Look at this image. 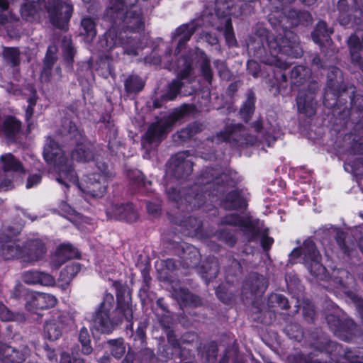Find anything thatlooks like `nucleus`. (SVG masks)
Listing matches in <instances>:
<instances>
[{
    "label": "nucleus",
    "instance_id": "nucleus-1",
    "mask_svg": "<svg viewBox=\"0 0 363 363\" xmlns=\"http://www.w3.org/2000/svg\"><path fill=\"white\" fill-rule=\"evenodd\" d=\"M43 157L57 173L56 180L67 188H74L84 196L101 198L106 192L108 179L113 177L104 164H98V172L89 173L79 181L74 172L71 162L64 155L57 143L48 138L44 147Z\"/></svg>",
    "mask_w": 363,
    "mask_h": 363
},
{
    "label": "nucleus",
    "instance_id": "nucleus-2",
    "mask_svg": "<svg viewBox=\"0 0 363 363\" xmlns=\"http://www.w3.org/2000/svg\"><path fill=\"white\" fill-rule=\"evenodd\" d=\"M292 263L303 262L310 273L320 279L326 278V269L320 262V255L316 250L314 242L306 240L301 247L295 249L290 254Z\"/></svg>",
    "mask_w": 363,
    "mask_h": 363
},
{
    "label": "nucleus",
    "instance_id": "nucleus-3",
    "mask_svg": "<svg viewBox=\"0 0 363 363\" xmlns=\"http://www.w3.org/2000/svg\"><path fill=\"white\" fill-rule=\"evenodd\" d=\"M60 133L76 146L72 151V159L73 160L88 162L93 157L89 148L90 145L86 144L82 133L69 119L66 118L63 121Z\"/></svg>",
    "mask_w": 363,
    "mask_h": 363
},
{
    "label": "nucleus",
    "instance_id": "nucleus-4",
    "mask_svg": "<svg viewBox=\"0 0 363 363\" xmlns=\"http://www.w3.org/2000/svg\"><path fill=\"white\" fill-rule=\"evenodd\" d=\"M114 305L113 295L107 294L104 296L103 302L95 312L92 318V330L104 333L112 332L121 323L122 318L111 314Z\"/></svg>",
    "mask_w": 363,
    "mask_h": 363
},
{
    "label": "nucleus",
    "instance_id": "nucleus-5",
    "mask_svg": "<svg viewBox=\"0 0 363 363\" xmlns=\"http://www.w3.org/2000/svg\"><path fill=\"white\" fill-rule=\"evenodd\" d=\"M117 4L111 7L108 13L111 14L116 13V18L123 19V26L126 29H130L131 31H139L144 28V21L140 13L137 12L135 6H132L128 9L127 5L125 4L123 0H116Z\"/></svg>",
    "mask_w": 363,
    "mask_h": 363
},
{
    "label": "nucleus",
    "instance_id": "nucleus-6",
    "mask_svg": "<svg viewBox=\"0 0 363 363\" xmlns=\"http://www.w3.org/2000/svg\"><path fill=\"white\" fill-rule=\"evenodd\" d=\"M189 59L183 57L179 61V76L184 79L188 77L194 65H199L201 67L202 72L206 79H211V72L209 68L208 60L205 54L199 50L192 51Z\"/></svg>",
    "mask_w": 363,
    "mask_h": 363
},
{
    "label": "nucleus",
    "instance_id": "nucleus-7",
    "mask_svg": "<svg viewBox=\"0 0 363 363\" xmlns=\"http://www.w3.org/2000/svg\"><path fill=\"white\" fill-rule=\"evenodd\" d=\"M57 303L56 297L50 294L30 291L26 296V308L31 312L54 307Z\"/></svg>",
    "mask_w": 363,
    "mask_h": 363
},
{
    "label": "nucleus",
    "instance_id": "nucleus-8",
    "mask_svg": "<svg viewBox=\"0 0 363 363\" xmlns=\"http://www.w3.org/2000/svg\"><path fill=\"white\" fill-rule=\"evenodd\" d=\"M46 253L45 243L40 239L26 242L20 255V261L26 264H34L42 259Z\"/></svg>",
    "mask_w": 363,
    "mask_h": 363
},
{
    "label": "nucleus",
    "instance_id": "nucleus-9",
    "mask_svg": "<svg viewBox=\"0 0 363 363\" xmlns=\"http://www.w3.org/2000/svg\"><path fill=\"white\" fill-rule=\"evenodd\" d=\"M183 116L182 111H177L168 117L160 120L157 123L152 124L148 129L146 137L150 143L160 140L169 128Z\"/></svg>",
    "mask_w": 363,
    "mask_h": 363
},
{
    "label": "nucleus",
    "instance_id": "nucleus-10",
    "mask_svg": "<svg viewBox=\"0 0 363 363\" xmlns=\"http://www.w3.org/2000/svg\"><path fill=\"white\" fill-rule=\"evenodd\" d=\"M72 323V318L67 313L60 315L57 319L48 321L44 328L45 337L50 340H57L62 334V330Z\"/></svg>",
    "mask_w": 363,
    "mask_h": 363
},
{
    "label": "nucleus",
    "instance_id": "nucleus-11",
    "mask_svg": "<svg viewBox=\"0 0 363 363\" xmlns=\"http://www.w3.org/2000/svg\"><path fill=\"white\" fill-rule=\"evenodd\" d=\"M2 169L5 177H12L16 182H21L25 170L21 164L11 154L8 153L1 157Z\"/></svg>",
    "mask_w": 363,
    "mask_h": 363
},
{
    "label": "nucleus",
    "instance_id": "nucleus-12",
    "mask_svg": "<svg viewBox=\"0 0 363 363\" xmlns=\"http://www.w3.org/2000/svg\"><path fill=\"white\" fill-rule=\"evenodd\" d=\"M106 214L110 218L125 220L133 222L138 218V213L133 204L112 205L106 210Z\"/></svg>",
    "mask_w": 363,
    "mask_h": 363
},
{
    "label": "nucleus",
    "instance_id": "nucleus-13",
    "mask_svg": "<svg viewBox=\"0 0 363 363\" xmlns=\"http://www.w3.org/2000/svg\"><path fill=\"white\" fill-rule=\"evenodd\" d=\"M48 12L53 26L64 29L71 17L72 7L68 4L61 3L54 9H48Z\"/></svg>",
    "mask_w": 363,
    "mask_h": 363
},
{
    "label": "nucleus",
    "instance_id": "nucleus-14",
    "mask_svg": "<svg viewBox=\"0 0 363 363\" xmlns=\"http://www.w3.org/2000/svg\"><path fill=\"white\" fill-rule=\"evenodd\" d=\"M29 354L27 347L15 349L4 344H0V360L4 363H21Z\"/></svg>",
    "mask_w": 363,
    "mask_h": 363
},
{
    "label": "nucleus",
    "instance_id": "nucleus-15",
    "mask_svg": "<svg viewBox=\"0 0 363 363\" xmlns=\"http://www.w3.org/2000/svg\"><path fill=\"white\" fill-rule=\"evenodd\" d=\"M22 248L4 232L0 234V254L4 259L16 258L20 260Z\"/></svg>",
    "mask_w": 363,
    "mask_h": 363
},
{
    "label": "nucleus",
    "instance_id": "nucleus-16",
    "mask_svg": "<svg viewBox=\"0 0 363 363\" xmlns=\"http://www.w3.org/2000/svg\"><path fill=\"white\" fill-rule=\"evenodd\" d=\"M77 252L69 244L60 245L51 258V267L53 269L59 268L67 259L76 257Z\"/></svg>",
    "mask_w": 363,
    "mask_h": 363
},
{
    "label": "nucleus",
    "instance_id": "nucleus-17",
    "mask_svg": "<svg viewBox=\"0 0 363 363\" xmlns=\"http://www.w3.org/2000/svg\"><path fill=\"white\" fill-rule=\"evenodd\" d=\"M81 267L78 263H71L66 266L60 272L58 279L59 286L62 289H65L69 285L73 277L80 271Z\"/></svg>",
    "mask_w": 363,
    "mask_h": 363
},
{
    "label": "nucleus",
    "instance_id": "nucleus-18",
    "mask_svg": "<svg viewBox=\"0 0 363 363\" xmlns=\"http://www.w3.org/2000/svg\"><path fill=\"white\" fill-rule=\"evenodd\" d=\"M195 28L193 24L182 25L176 30V37L179 38L178 46L176 49L177 54H179L184 47L192 34L194 33Z\"/></svg>",
    "mask_w": 363,
    "mask_h": 363
},
{
    "label": "nucleus",
    "instance_id": "nucleus-19",
    "mask_svg": "<svg viewBox=\"0 0 363 363\" xmlns=\"http://www.w3.org/2000/svg\"><path fill=\"white\" fill-rule=\"evenodd\" d=\"M223 206L226 208H244L246 206V201L239 191H235L228 196Z\"/></svg>",
    "mask_w": 363,
    "mask_h": 363
},
{
    "label": "nucleus",
    "instance_id": "nucleus-20",
    "mask_svg": "<svg viewBox=\"0 0 363 363\" xmlns=\"http://www.w3.org/2000/svg\"><path fill=\"white\" fill-rule=\"evenodd\" d=\"M9 8V2L7 0H0V30L4 28L9 29V24L16 21V18L9 13L7 16V9Z\"/></svg>",
    "mask_w": 363,
    "mask_h": 363
},
{
    "label": "nucleus",
    "instance_id": "nucleus-21",
    "mask_svg": "<svg viewBox=\"0 0 363 363\" xmlns=\"http://www.w3.org/2000/svg\"><path fill=\"white\" fill-rule=\"evenodd\" d=\"M297 106L298 111L307 116H311L315 113V103L311 97L303 98L299 94L297 97Z\"/></svg>",
    "mask_w": 363,
    "mask_h": 363
},
{
    "label": "nucleus",
    "instance_id": "nucleus-22",
    "mask_svg": "<svg viewBox=\"0 0 363 363\" xmlns=\"http://www.w3.org/2000/svg\"><path fill=\"white\" fill-rule=\"evenodd\" d=\"M332 31L327 29L326 23L320 21L318 23L316 29L312 34L313 41L317 44H321L324 41H328L330 34Z\"/></svg>",
    "mask_w": 363,
    "mask_h": 363
},
{
    "label": "nucleus",
    "instance_id": "nucleus-23",
    "mask_svg": "<svg viewBox=\"0 0 363 363\" xmlns=\"http://www.w3.org/2000/svg\"><path fill=\"white\" fill-rule=\"evenodd\" d=\"M216 13L218 17H225L233 14L232 11L233 6V0H216Z\"/></svg>",
    "mask_w": 363,
    "mask_h": 363
},
{
    "label": "nucleus",
    "instance_id": "nucleus-24",
    "mask_svg": "<svg viewBox=\"0 0 363 363\" xmlns=\"http://www.w3.org/2000/svg\"><path fill=\"white\" fill-rule=\"evenodd\" d=\"M348 46L350 48L352 60L354 62H359L360 60L359 51L362 48V43L357 35H352L348 40Z\"/></svg>",
    "mask_w": 363,
    "mask_h": 363
},
{
    "label": "nucleus",
    "instance_id": "nucleus-25",
    "mask_svg": "<svg viewBox=\"0 0 363 363\" xmlns=\"http://www.w3.org/2000/svg\"><path fill=\"white\" fill-rule=\"evenodd\" d=\"M125 86L128 92H138L143 89L144 82L138 76H131L126 80Z\"/></svg>",
    "mask_w": 363,
    "mask_h": 363
},
{
    "label": "nucleus",
    "instance_id": "nucleus-26",
    "mask_svg": "<svg viewBox=\"0 0 363 363\" xmlns=\"http://www.w3.org/2000/svg\"><path fill=\"white\" fill-rule=\"evenodd\" d=\"M38 2L32 1L25 4L21 9L22 17L27 21H32L38 12Z\"/></svg>",
    "mask_w": 363,
    "mask_h": 363
},
{
    "label": "nucleus",
    "instance_id": "nucleus-27",
    "mask_svg": "<svg viewBox=\"0 0 363 363\" xmlns=\"http://www.w3.org/2000/svg\"><path fill=\"white\" fill-rule=\"evenodd\" d=\"M186 156V152L178 153L176 155L175 157L172 159V161L174 165L178 168V170L186 167V173L189 174L192 171V162L190 160H184Z\"/></svg>",
    "mask_w": 363,
    "mask_h": 363
},
{
    "label": "nucleus",
    "instance_id": "nucleus-28",
    "mask_svg": "<svg viewBox=\"0 0 363 363\" xmlns=\"http://www.w3.org/2000/svg\"><path fill=\"white\" fill-rule=\"evenodd\" d=\"M109 348L111 354L117 359L123 357L125 354V348L122 340H112L108 342Z\"/></svg>",
    "mask_w": 363,
    "mask_h": 363
},
{
    "label": "nucleus",
    "instance_id": "nucleus-29",
    "mask_svg": "<svg viewBox=\"0 0 363 363\" xmlns=\"http://www.w3.org/2000/svg\"><path fill=\"white\" fill-rule=\"evenodd\" d=\"M4 57L6 62L13 66H16L19 64L20 52L17 48H6L4 50Z\"/></svg>",
    "mask_w": 363,
    "mask_h": 363
},
{
    "label": "nucleus",
    "instance_id": "nucleus-30",
    "mask_svg": "<svg viewBox=\"0 0 363 363\" xmlns=\"http://www.w3.org/2000/svg\"><path fill=\"white\" fill-rule=\"evenodd\" d=\"M79 340L82 346V352L85 354H89L91 352L92 348L89 345L90 343V337L88 332V330L83 327L81 328L79 335Z\"/></svg>",
    "mask_w": 363,
    "mask_h": 363
},
{
    "label": "nucleus",
    "instance_id": "nucleus-31",
    "mask_svg": "<svg viewBox=\"0 0 363 363\" xmlns=\"http://www.w3.org/2000/svg\"><path fill=\"white\" fill-rule=\"evenodd\" d=\"M279 50L281 52L294 57H298L301 54V50L298 45L295 43V41L288 43L287 45L280 44L279 45Z\"/></svg>",
    "mask_w": 363,
    "mask_h": 363
},
{
    "label": "nucleus",
    "instance_id": "nucleus-32",
    "mask_svg": "<svg viewBox=\"0 0 363 363\" xmlns=\"http://www.w3.org/2000/svg\"><path fill=\"white\" fill-rule=\"evenodd\" d=\"M82 26L86 35L87 41H91L96 34L94 21L89 18H84L82 21Z\"/></svg>",
    "mask_w": 363,
    "mask_h": 363
},
{
    "label": "nucleus",
    "instance_id": "nucleus-33",
    "mask_svg": "<svg viewBox=\"0 0 363 363\" xmlns=\"http://www.w3.org/2000/svg\"><path fill=\"white\" fill-rule=\"evenodd\" d=\"M21 128V123L16 118L10 117L5 120L4 128L6 134L13 135L17 133Z\"/></svg>",
    "mask_w": 363,
    "mask_h": 363
},
{
    "label": "nucleus",
    "instance_id": "nucleus-34",
    "mask_svg": "<svg viewBox=\"0 0 363 363\" xmlns=\"http://www.w3.org/2000/svg\"><path fill=\"white\" fill-rule=\"evenodd\" d=\"M117 314H123V318L128 322H130L133 318V310L130 303L128 301L121 303L118 301V308L116 312Z\"/></svg>",
    "mask_w": 363,
    "mask_h": 363
},
{
    "label": "nucleus",
    "instance_id": "nucleus-35",
    "mask_svg": "<svg viewBox=\"0 0 363 363\" xmlns=\"http://www.w3.org/2000/svg\"><path fill=\"white\" fill-rule=\"evenodd\" d=\"M38 278V279L36 284H40L45 286H52L55 284V278L48 273L39 271V277Z\"/></svg>",
    "mask_w": 363,
    "mask_h": 363
},
{
    "label": "nucleus",
    "instance_id": "nucleus-36",
    "mask_svg": "<svg viewBox=\"0 0 363 363\" xmlns=\"http://www.w3.org/2000/svg\"><path fill=\"white\" fill-rule=\"evenodd\" d=\"M254 112V102L251 99H248L243 106L240 109V114L242 118L245 121H248L250 119V116Z\"/></svg>",
    "mask_w": 363,
    "mask_h": 363
},
{
    "label": "nucleus",
    "instance_id": "nucleus-37",
    "mask_svg": "<svg viewBox=\"0 0 363 363\" xmlns=\"http://www.w3.org/2000/svg\"><path fill=\"white\" fill-rule=\"evenodd\" d=\"M225 37L229 45L233 46L236 44V40L233 32L230 18L225 19Z\"/></svg>",
    "mask_w": 363,
    "mask_h": 363
},
{
    "label": "nucleus",
    "instance_id": "nucleus-38",
    "mask_svg": "<svg viewBox=\"0 0 363 363\" xmlns=\"http://www.w3.org/2000/svg\"><path fill=\"white\" fill-rule=\"evenodd\" d=\"M182 84L178 80H174L169 84L168 92L166 94V97L169 100L174 99L178 94Z\"/></svg>",
    "mask_w": 363,
    "mask_h": 363
},
{
    "label": "nucleus",
    "instance_id": "nucleus-39",
    "mask_svg": "<svg viewBox=\"0 0 363 363\" xmlns=\"http://www.w3.org/2000/svg\"><path fill=\"white\" fill-rule=\"evenodd\" d=\"M39 271H28L23 273L22 278L24 282L28 284H36Z\"/></svg>",
    "mask_w": 363,
    "mask_h": 363
},
{
    "label": "nucleus",
    "instance_id": "nucleus-40",
    "mask_svg": "<svg viewBox=\"0 0 363 363\" xmlns=\"http://www.w3.org/2000/svg\"><path fill=\"white\" fill-rule=\"evenodd\" d=\"M128 177L137 185L145 186V182L144 181L143 175L141 172L138 170H133L128 174Z\"/></svg>",
    "mask_w": 363,
    "mask_h": 363
},
{
    "label": "nucleus",
    "instance_id": "nucleus-41",
    "mask_svg": "<svg viewBox=\"0 0 363 363\" xmlns=\"http://www.w3.org/2000/svg\"><path fill=\"white\" fill-rule=\"evenodd\" d=\"M199 127L197 124H194L185 130H182L178 133V136L181 138L182 140H186L191 136H193L198 130H199Z\"/></svg>",
    "mask_w": 363,
    "mask_h": 363
},
{
    "label": "nucleus",
    "instance_id": "nucleus-42",
    "mask_svg": "<svg viewBox=\"0 0 363 363\" xmlns=\"http://www.w3.org/2000/svg\"><path fill=\"white\" fill-rule=\"evenodd\" d=\"M309 71L308 69L305 68L303 66H297L295 67L291 71V77L293 78H300L301 80L303 79L308 74Z\"/></svg>",
    "mask_w": 363,
    "mask_h": 363
},
{
    "label": "nucleus",
    "instance_id": "nucleus-43",
    "mask_svg": "<svg viewBox=\"0 0 363 363\" xmlns=\"http://www.w3.org/2000/svg\"><path fill=\"white\" fill-rule=\"evenodd\" d=\"M0 319L9 321L14 319L13 314L1 303H0Z\"/></svg>",
    "mask_w": 363,
    "mask_h": 363
},
{
    "label": "nucleus",
    "instance_id": "nucleus-44",
    "mask_svg": "<svg viewBox=\"0 0 363 363\" xmlns=\"http://www.w3.org/2000/svg\"><path fill=\"white\" fill-rule=\"evenodd\" d=\"M225 223L230 224V225H241V226L247 225V220H245L242 218H240L235 215L230 216L229 218H227Z\"/></svg>",
    "mask_w": 363,
    "mask_h": 363
},
{
    "label": "nucleus",
    "instance_id": "nucleus-45",
    "mask_svg": "<svg viewBox=\"0 0 363 363\" xmlns=\"http://www.w3.org/2000/svg\"><path fill=\"white\" fill-rule=\"evenodd\" d=\"M4 176L5 175L4 174ZM9 177H4V178L0 181V191H6L14 187L13 182L9 179Z\"/></svg>",
    "mask_w": 363,
    "mask_h": 363
},
{
    "label": "nucleus",
    "instance_id": "nucleus-46",
    "mask_svg": "<svg viewBox=\"0 0 363 363\" xmlns=\"http://www.w3.org/2000/svg\"><path fill=\"white\" fill-rule=\"evenodd\" d=\"M41 181V176L40 174H33L28 178L26 182V188L30 189L38 185Z\"/></svg>",
    "mask_w": 363,
    "mask_h": 363
},
{
    "label": "nucleus",
    "instance_id": "nucleus-47",
    "mask_svg": "<svg viewBox=\"0 0 363 363\" xmlns=\"http://www.w3.org/2000/svg\"><path fill=\"white\" fill-rule=\"evenodd\" d=\"M247 69L250 73H251L253 76H257V73L260 70V67L259 64L254 60H249L247 62Z\"/></svg>",
    "mask_w": 363,
    "mask_h": 363
},
{
    "label": "nucleus",
    "instance_id": "nucleus-48",
    "mask_svg": "<svg viewBox=\"0 0 363 363\" xmlns=\"http://www.w3.org/2000/svg\"><path fill=\"white\" fill-rule=\"evenodd\" d=\"M147 209L150 214L157 216L160 213V206L157 203L150 202L147 205Z\"/></svg>",
    "mask_w": 363,
    "mask_h": 363
},
{
    "label": "nucleus",
    "instance_id": "nucleus-49",
    "mask_svg": "<svg viewBox=\"0 0 363 363\" xmlns=\"http://www.w3.org/2000/svg\"><path fill=\"white\" fill-rule=\"evenodd\" d=\"M256 282H257V286L259 293H263L267 289V282L264 278L262 276H258L256 279Z\"/></svg>",
    "mask_w": 363,
    "mask_h": 363
},
{
    "label": "nucleus",
    "instance_id": "nucleus-50",
    "mask_svg": "<svg viewBox=\"0 0 363 363\" xmlns=\"http://www.w3.org/2000/svg\"><path fill=\"white\" fill-rule=\"evenodd\" d=\"M45 356L47 357V358L48 359V360L50 361V363L57 362L56 354L53 350L45 347Z\"/></svg>",
    "mask_w": 363,
    "mask_h": 363
},
{
    "label": "nucleus",
    "instance_id": "nucleus-51",
    "mask_svg": "<svg viewBox=\"0 0 363 363\" xmlns=\"http://www.w3.org/2000/svg\"><path fill=\"white\" fill-rule=\"evenodd\" d=\"M55 48L54 47H50L48 50V54L45 57V64L46 66L50 67L53 64V58L50 56V53L54 52Z\"/></svg>",
    "mask_w": 363,
    "mask_h": 363
},
{
    "label": "nucleus",
    "instance_id": "nucleus-52",
    "mask_svg": "<svg viewBox=\"0 0 363 363\" xmlns=\"http://www.w3.org/2000/svg\"><path fill=\"white\" fill-rule=\"evenodd\" d=\"M273 242H274V240H273V239L272 238L264 237L262 239L261 243H262V247L264 249H267L268 247H269L272 245Z\"/></svg>",
    "mask_w": 363,
    "mask_h": 363
},
{
    "label": "nucleus",
    "instance_id": "nucleus-53",
    "mask_svg": "<svg viewBox=\"0 0 363 363\" xmlns=\"http://www.w3.org/2000/svg\"><path fill=\"white\" fill-rule=\"evenodd\" d=\"M60 363H71V358L69 354L63 353L61 356Z\"/></svg>",
    "mask_w": 363,
    "mask_h": 363
},
{
    "label": "nucleus",
    "instance_id": "nucleus-54",
    "mask_svg": "<svg viewBox=\"0 0 363 363\" xmlns=\"http://www.w3.org/2000/svg\"><path fill=\"white\" fill-rule=\"evenodd\" d=\"M277 1L281 3V6H276V8L278 9H283L284 5H286V4L294 1V0H277Z\"/></svg>",
    "mask_w": 363,
    "mask_h": 363
},
{
    "label": "nucleus",
    "instance_id": "nucleus-55",
    "mask_svg": "<svg viewBox=\"0 0 363 363\" xmlns=\"http://www.w3.org/2000/svg\"><path fill=\"white\" fill-rule=\"evenodd\" d=\"M61 209L63 211H65V213H71V212L73 211L72 208L69 205H67L66 203H62V204Z\"/></svg>",
    "mask_w": 363,
    "mask_h": 363
},
{
    "label": "nucleus",
    "instance_id": "nucleus-56",
    "mask_svg": "<svg viewBox=\"0 0 363 363\" xmlns=\"http://www.w3.org/2000/svg\"><path fill=\"white\" fill-rule=\"evenodd\" d=\"M300 16H301V13H297L296 11H291L289 12V18H295L296 17L297 18H298V21H300Z\"/></svg>",
    "mask_w": 363,
    "mask_h": 363
},
{
    "label": "nucleus",
    "instance_id": "nucleus-57",
    "mask_svg": "<svg viewBox=\"0 0 363 363\" xmlns=\"http://www.w3.org/2000/svg\"><path fill=\"white\" fill-rule=\"evenodd\" d=\"M230 134L228 132L225 133L224 135H223V133H220L219 135H218V137L223 140H230Z\"/></svg>",
    "mask_w": 363,
    "mask_h": 363
},
{
    "label": "nucleus",
    "instance_id": "nucleus-58",
    "mask_svg": "<svg viewBox=\"0 0 363 363\" xmlns=\"http://www.w3.org/2000/svg\"><path fill=\"white\" fill-rule=\"evenodd\" d=\"M33 104H30L27 111H26V118H28L32 116L33 113Z\"/></svg>",
    "mask_w": 363,
    "mask_h": 363
},
{
    "label": "nucleus",
    "instance_id": "nucleus-59",
    "mask_svg": "<svg viewBox=\"0 0 363 363\" xmlns=\"http://www.w3.org/2000/svg\"><path fill=\"white\" fill-rule=\"evenodd\" d=\"M271 298L275 299L276 301H282L284 299V297L281 295H273L271 296Z\"/></svg>",
    "mask_w": 363,
    "mask_h": 363
},
{
    "label": "nucleus",
    "instance_id": "nucleus-60",
    "mask_svg": "<svg viewBox=\"0 0 363 363\" xmlns=\"http://www.w3.org/2000/svg\"><path fill=\"white\" fill-rule=\"evenodd\" d=\"M331 72L335 74L336 77L339 74H340V71L337 69V68H335V67H333L332 68V70H331Z\"/></svg>",
    "mask_w": 363,
    "mask_h": 363
},
{
    "label": "nucleus",
    "instance_id": "nucleus-61",
    "mask_svg": "<svg viewBox=\"0 0 363 363\" xmlns=\"http://www.w3.org/2000/svg\"><path fill=\"white\" fill-rule=\"evenodd\" d=\"M301 1L306 5H311V4H313L316 0H301Z\"/></svg>",
    "mask_w": 363,
    "mask_h": 363
},
{
    "label": "nucleus",
    "instance_id": "nucleus-62",
    "mask_svg": "<svg viewBox=\"0 0 363 363\" xmlns=\"http://www.w3.org/2000/svg\"><path fill=\"white\" fill-rule=\"evenodd\" d=\"M73 363H84V360L81 358H75L73 359Z\"/></svg>",
    "mask_w": 363,
    "mask_h": 363
},
{
    "label": "nucleus",
    "instance_id": "nucleus-63",
    "mask_svg": "<svg viewBox=\"0 0 363 363\" xmlns=\"http://www.w3.org/2000/svg\"><path fill=\"white\" fill-rule=\"evenodd\" d=\"M340 24H342V25H347V22L346 21H345L344 18H342V16L340 17Z\"/></svg>",
    "mask_w": 363,
    "mask_h": 363
},
{
    "label": "nucleus",
    "instance_id": "nucleus-64",
    "mask_svg": "<svg viewBox=\"0 0 363 363\" xmlns=\"http://www.w3.org/2000/svg\"><path fill=\"white\" fill-rule=\"evenodd\" d=\"M358 306L363 311V302L362 300H358Z\"/></svg>",
    "mask_w": 363,
    "mask_h": 363
}]
</instances>
